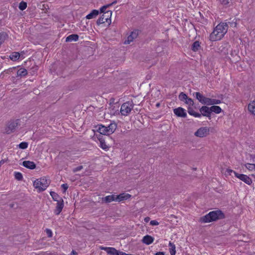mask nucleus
I'll use <instances>...</instances> for the list:
<instances>
[{"instance_id": "1", "label": "nucleus", "mask_w": 255, "mask_h": 255, "mask_svg": "<svg viewBox=\"0 0 255 255\" xmlns=\"http://www.w3.org/2000/svg\"><path fill=\"white\" fill-rule=\"evenodd\" d=\"M228 25L226 22H221L214 28L210 35V40L212 41L221 39L227 32Z\"/></svg>"}, {"instance_id": "2", "label": "nucleus", "mask_w": 255, "mask_h": 255, "mask_svg": "<svg viewBox=\"0 0 255 255\" xmlns=\"http://www.w3.org/2000/svg\"><path fill=\"white\" fill-rule=\"evenodd\" d=\"M225 218L224 214L221 210H215L210 212L200 218V222L201 223H210L216 221L219 219H223Z\"/></svg>"}, {"instance_id": "3", "label": "nucleus", "mask_w": 255, "mask_h": 255, "mask_svg": "<svg viewBox=\"0 0 255 255\" xmlns=\"http://www.w3.org/2000/svg\"><path fill=\"white\" fill-rule=\"evenodd\" d=\"M49 182L45 177L37 179L33 182L34 187L39 192L44 191L49 186Z\"/></svg>"}, {"instance_id": "4", "label": "nucleus", "mask_w": 255, "mask_h": 255, "mask_svg": "<svg viewBox=\"0 0 255 255\" xmlns=\"http://www.w3.org/2000/svg\"><path fill=\"white\" fill-rule=\"evenodd\" d=\"M134 104L132 101H129L124 103L121 106V113L123 116H128L133 109Z\"/></svg>"}, {"instance_id": "5", "label": "nucleus", "mask_w": 255, "mask_h": 255, "mask_svg": "<svg viewBox=\"0 0 255 255\" xmlns=\"http://www.w3.org/2000/svg\"><path fill=\"white\" fill-rule=\"evenodd\" d=\"M112 14V11L111 10H107L106 12H104V13H103L101 17L98 19L97 24L99 25L105 22H107L109 24L111 23V17Z\"/></svg>"}, {"instance_id": "6", "label": "nucleus", "mask_w": 255, "mask_h": 255, "mask_svg": "<svg viewBox=\"0 0 255 255\" xmlns=\"http://www.w3.org/2000/svg\"><path fill=\"white\" fill-rule=\"evenodd\" d=\"M19 120L10 121L5 128V132L6 134H10L14 132L19 125Z\"/></svg>"}, {"instance_id": "7", "label": "nucleus", "mask_w": 255, "mask_h": 255, "mask_svg": "<svg viewBox=\"0 0 255 255\" xmlns=\"http://www.w3.org/2000/svg\"><path fill=\"white\" fill-rule=\"evenodd\" d=\"M140 33L141 31L138 29L134 30L131 32L130 35L128 36L127 39L124 42V44H129L136 39Z\"/></svg>"}, {"instance_id": "8", "label": "nucleus", "mask_w": 255, "mask_h": 255, "mask_svg": "<svg viewBox=\"0 0 255 255\" xmlns=\"http://www.w3.org/2000/svg\"><path fill=\"white\" fill-rule=\"evenodd\" d=\"M209 128L207 127L199 128L194 133L195 135L200 137H203L209 134Z\"/></svg>"}, {"instance_id": "9", "label": "nucleus", "mask_w": 255, "mask_h": 255, "mask_svg": "<svg viewBox=\"0 0 255 255\" xmlns=\"http://www.w3.org/2000/svg\"><path fill=\"white\" fill-rule=\"evenodd\" d=\"M235 176L241 180L244 181L248 185H251L252 183V180L248 176L245 174H239L237 172H234Z\"/></svg>"}, {"instance_id": "10", "label": "nucleus", "mask_w": 255, "mask_h": 255, "mask_svg": "<svg viewBox=\"0 0 255 255\" xmlns=\"http://www.w3.org/2000/svg\"><path fill=\"white\" fill-rule=\"evenodd\" d=\"M199 111L201 113L200 114H201V116L206 117L209 120H211V114L210 107L206 106H203L199 109Z\"/></svg>"}, {"instance_id": "11", "label": "nucleus", "mask_w": 255, "mask_h": 255, "mask_svg": "<svg viewBox=\"0 0 255 255\" xmlns=\"http://www.w3.org/2000/svg\"><path fill=\"white\" fill-rule=\"evenodd\" d=\"M174 114L178 117L186 118L187 114L184 109L181 107H178L174 109L173 110Z\"/></svg>"}, {"instance_id": "12", "label": "nucleus", "mask_w": 255, "mask_h": 255, "mask_svg": "<svg viewBox=\"0 0 255 255\" xmlns=\"http://www.w3.org/2000/svg\"><path fill=\"white\" fill-rule=\"evenodd\" d=\"M96 128H97V130L102 134H111V133L109 132V129L108 128V127H106L102 125H98Z\"/></svg>"}, {"instance_id": "13", "label": "nucleus", "mask_w": 255, "mask_h": 255, "mask_svg": "<svg viewBox=\"0 0 255 255\" xmlns=\"http://www.w3.org/2000/svg\"><path fill=\"white\" fill-rule=\"evenodd\" d=\"M193 96H195L196 98L200 102L201 104L206 105L207 98L204 97L202 94L200 92H195L193 93Z\"/></svg>"}, {"instance_id": "14", "label": "nucleus", "mask_w": 255, "mask_h": 255, "mask_svg": "<svg viewBox=\"0 0 255 255\" xmlns=\"http://www.w3.org/2000/svg\"><path fill=\"white\" fill-rule=\"evenodd\" d=\"M60 200L61 201L57 202L56 209L54 211L55 214L57 215H59L61 213L64 207L63 199H60Z\"/></svg>"}, {"instance_id": "15", "label": "nucleus", "mask_w": 255, "mask_h": 255, "mask_svg": "<svg viewBox=\"0 0 255 255\" xmlns=\"http://www.w3.org/2000/svg\"><path fill=\"white\" fill-rule=\"evenodd\" d=\"M116 196V201H122L124 200H127L129 198L131 197V195L128 193H121L118 195Z\"/></svg>"}, {"instance_id": "16", "label": "nucleus", "mask_w": 255, "mask_h": 255, "mask_svg": "<svg viewBox=\"0 0 255 255\" xmlns=\"http://www.w3.org/2000/svg\"><path fill=\"white\" fill-rule=\"evenodd\" d=\"M22 165L24 167H25L27 168L30 169H35L36 167V164L34 163V162L28 161V160L24 161L22 162Z\"/></svg>"}, {"instance_id": "17", "label": "nucleus", "mask_w": 255, "mask_h": 255, "mask_svg": "<svg viewBox=\"0 0 255 255\" xmlns=\"http://www.w3.org/2000/svg\"><path fill=\"white\" fill-rule=\"evenodd\" d=\"M154 238L149 235L145 236L142 239V242L149 245L153 243Z\"/></svg>"}, {"instance_id": "18", "label": "nucleus", "mask_w": 255, "mask_h": 255, "mask_svg": "<svg viewBox=\"0 0 255 255\" xmlns=\"http://www.w3.org/2000/svg\"><path fill=\"white\" fill-rule=\"evenodd\" d=\"M221 103V101L217 99H211V98H207V101L206 103V105L210 106V105H213L215 106V105L219 104Z\"/></svg>"}, {"instance_id": "19", "label": "nucleus", "mask_w": 255, "mask_h": 255, "mask_svg": "<svg viewBox=\"0 0 255 255\" xmlns=\"http://www.w3.org/2000/svg\"><path fill=\"white\" fill-rule=\"evenodd\" d=\"M79 36L76 34H73L69 35L66 38V42L76 41L78 40Z\"/></svg>"}, {"instance_id": "20", "label": "nucleus", "mask_w": 255, "mask_h": 255, "mask_svg": "<svg viewBox=\"0 0 255 255\" xmlns=\"http://www.w3.org/2000/svg\"><path fill=\"white\" fill-rule=\"evenodd\" d=\"M248 110L250 113L255 116V101L250 103L248 105Z\"/></svg>"}, {"instance_id": "21", "label": "nucleus", "mask_w": 255, "mask_h": 255, "mask_svg": "<svg viewBox=\"0 0 255 255\" xmlns=\"http://www.w3.org/2000/svg\"><path fill=\"white\" fill-rule=\"evenodd\" d=\"M99 13V10H96V9H94L91 12H90L89 14H88L87 16H86V18L87 19H92V18H93L94 17H95L96 16H97Z\"/></svg>"}, {"instance_id": "22", "label": "nucleus", "mask_w": 255, "mask_h": 255, "mask_svg": "<svg viewBox=\"0 0 255 255\" xmlns=\"http://www.w3.org/2000/svg\"><path fill=\"white\" fill-rule=\"evenodd\" d=\"M116 196L115 195H109L103 198V201L106 203H110L113 201H116Z\"/></svg>"}, {"instance_id": "23", "label": "nucleus", "mask_w": 255, "mask_h": 255, "mask_svg": "<svg viewBox=\"0 0 255 255\" xmlns=\"http://www.w3.org/2000/svg\"><path fill=\"white\" fill-rule=\"evenodd\" d=\"M117 128V125L115 122L111 123L108 126V128L109 129V132L112 134L114 132Z\"/></svg>"}, {"instance_id": "24", "label": "nucleus", "mask_w": 255, "mask_h": 255, "mask_svg": "<svg viewBox=\"0 0 255 255\" xmlns=\"http://www.w3.org/2000/svg\"><path fill=\"white\" fill-rule=\"evenodd\" d=\"M210 108L211 114H212V112H214L215 114H219L222 111L221 108L218 106H212L210 107Z\"/></svg>"}, {"instance_id": "25", "label": "nucleus", "mask_w": 255, "mask_h": 255, "mask_svg": "<svg viewBox=\"0 0 255 255\" xmlns=\"http://www.w3.org/2000/svg\"><path fill=\"white\" fill-rule=\"evenodd\" d=\"M188 113L191 116H193L195 117L200 118L201 117V114L200 113L195 112L193 109L191 107H188Z\"/></svg>"}, {"instance_id": "26", "label": "nucleus", "mask_w": 255, "mask_h": 255, "mask_svg": "<svg viewBox=\"0 0 255 255\" xmlns=\"http://www.w3.org/2000/svg\"><path fill=\"white\" fill-rule=\"evenodd\" d=\"M20 57V54L17 52H12L9 56V58L13 61L17 60Z\"/></svg>"}, {"instance_id": "27", "label": "nucleus", "mask_w": 255, "mask_h": 255, "mask_svg": "<svg viewBox=\"0 0 255 255\" xmlns=\"http://www.w3.org/2000/svg\"><path fill=\"white\" fill-rule=\"evenodd\" d=\"M27 74V70L25 68H20L17 71V77L25 76Z\"/></svg>"}, {"instance_id": "28", "label": "nucleus", "mask_w": 255, "mask_h": 255, "mask_svg": "<svg viewBox=\"0 0 255 255\" xmlns=\"http://www.w3.org/2000/svg\"><path fill=\"white\" fill-rule=\"evenodd\" d=\"M200 48V42L198 41H195L192 45L191 49L194 51H197Z\"/></svg>"}, {"instance_id": "29", "label": "nucleus", "mask_w": 255, "mask_h": 255, "mask_svg": "<svg viewBox=\"0 0 255 255\" xmlns=\"http://www.w3.org/2000/svg\"><path fill=\"white\" fill-rule=\"evenodd\" d=\"M169 252L171 255H175L176 254V250H175V245L171 242H169Z\"/></svg>"}, {"instance_id": "30", "label": "nucleus", "mask_w": 255, "mask_h": 255, "mask_svg": "<svg viewBox=\"0 0 255 255\" xmlns=\"http://www.w3.org/2000/svg\"><path fill=\"white\" fill-rule=\"evenodd\" d=\"M50 194L51 196L52 199L57 202L60 201V199H62L61 197H60L56 193L53 191H51L50 192Z\"/></svg>"}, {"instance_id": "31", "label": "nucleus", "mask_w": 255, "mask_h": 255, "mask_svg": "<svg viewBox=\"0 0 255 255\" xmlns=\"http://www.w3.org/2000/svg\"><path fill=\"white\" fill-rule=\"evenodd\" d=\"M100 249L102 250L106 251L108 254L111 255L112 251H114V248L113 247H105L101 246Z\"/></svg>"}, {"instance_id": "32", "label": "nucleus", "mask_w": 255, "mask_h": 255, "mask_svg": "<svg viewBox=\"0 0 255 255\" xmlns=\"http://www.w3.org/2000/svg\"><path fill=\"white\" fill-rule=\"evenodd\" d=\"M7 36V35L5 32L0 33V46L4 41Z\"/></svg>"}, {"instance_id": "33", "label": "nucleus", "mask_w": 255, "mask_h": 255, "mask_svg": "<svg viewBox=\"0 0 255 255\" xmlns=\"http://www.w3.org/2000/svg\"><path fill=\"white\" fill-rule=\"evenodd\" d=\"M26 7H27V3L26 2L22 1L19 4L18 8L21 10H24L25 9H26Z\"/></svg>"}, {"instance_id": "34", "label": "nucleus", "mask_w": 255, "mask_h": 255, "mask_svg": "<svg viewBox=\"0 0 255 255\" xmlns=\"http://www.w3.org/2000/svg\"><path fill=\"white\" fill-rule=\"evenodd\" d=\"M184 102L185 104L189 106V107H191V106H192L194 105V102L193 100L191 98H189L188 97Z\"/></svg>"}, {"instance_id": "35", "label": "nucleus", "mask_w": 255, "mask_h": 255, "mask_svg": "<svg viewBox=\"0 0 255 255\" xmlns=\"http://www.w3.org/2000/svg\"><path fill=\"white\" fill-rule=\"evenodd\" d=\"M188 96L187 95L183 92L180 93L179 95V99L181 101H185L187 99Z\"/></svg>"}, {"instance_id": "36", "label": "nucleus", "mask_w": 255, "mask_h": 255, "mask_svg": "<svg viewBox=\"0 0 255 255\" xmlns=\"http://www.w3.org/2000/svg\"><path fill=\"white\" fill-rule=\"evenodd\" d=\"M14 177L15 178L18 180L20 181L22 179L23 176L22 174L20 172H14Z\"/></svg>"}, {"instance_id": "37", "label": "nucleus", "mask_w": 255, "mask_h": 255, "mask_svg": "<svg viewBox=\"0 0 255 255\" xmlns=\"http://www.w3.org/2000/svg\"><path fill=\"white\" fill-rule=\"evenodd\" d=\"M245 167L249 170H255V164L247 163Z\"/></svg>"}, {"instance_id": "38", "label": "nucleus", "mask_w": 255, "mask_h": 255, "mask_svg": "<svg viewBox=\"0 0 255 255\" xmlns=\"http://www.w3.org/2000/svg\"><path fill=\"white\" fill-rule=\"evenodd\" d=\"M100 147L105 150H108L109 149V146L106 144L104 140H100Z\"/></svg>"}, {"instance_id": "39", "label": "nucleus", "mask_w": 255, "mask_h": 255, "mask_svg": "<svg viewBox=\"0 0 255 255\" xmlns=\"http://www.w3.org/2000/svg\"><path fill=\"white\" fill-rule=\"evenodd\" d=\"M28 146V143L27 142H22L18 145V147L21 149H26Z\"/></svg>"}, {"instance_id": "40", "label": "nucleus", "mask_w": 255, "mask_h": 255, "mask_svg": "<svg viewBox=\"0 0 255 255\" xmlns=\"http://www.w3.org/2000/svg\"><path fill=\"white\" fill-rule=\"evenodd\" d=\"M109 5L108 4L107 5H104L102 7H101L100 8V11L102 13H104V12H106V9L109 7Z\"/></svg>"}, {"instance_id": "41", "label": "nucleus", "mask_w": 255, "mask_h": 255, "mask_svg": "<svg viewBox=\"0 0 255 255\" xmlns=\"http://www.w3.org/2000/svg\"><path fill=\"white\" fill-rule=\"evenodd\" d=\"M83 168V166L82 165H80L76 168H74L73 169V172L74 173L76 172L77 171H79L82 170Z\"/></svg>"}, {"instance_id": "42", "label": "nucleus", "mask_w": 255, "mask_h": 255, "mask_svg": "<svg viewBox=\"0 0 255 255\" xmlns=\"http://www.w3.org/2000/svg\"><path fill=\"white\" fill-rule=\"evenodd\" d=\"M45 231H46V234H47V236H48V237L49 238L52 237V232L51 230L48 229H46Z\"/></svg>"}, {"instance_id": "43", "label": "nucleus", "mask_w": 255, "mask_h": 255, "mask_svg": "<svg viewBox=\"0 0 255 255\" xmlns=\"http://www.w3.org/2000/svg\"><path fill=\"white\" fill-rule=\"evenodd\" d=\"M232 1V0H221V3L223 5H227Z\"/></svg>"}, {"instance_id": "44", "label": "nucleus", "mask_w": 255, "mask_h": 255, "mask_svg": "<svg viewBox=\"0 0 255 255\" xmlns=\"http://www.w3.org/2000/svg\"><path fill=\"white\" fill-rule=\"evenodd\" d=\"M151 226H156L159 225V223L156 220H152L150 222Z\"/></svg>"}, {"instance_id": "45", "label": "nucleus", "mask_w": 255, "mask_h": 255, "mask_svg": "<svg viewBox=\"0 0 255 255\" xmlns=\"http://www.w3.org/2000/svg\"><path fill=\"white\" fill-rule=\"evenodd\" d=\"M61 187L64 190V192H65L67 190L68 188V184L65 183V184H63L62 185H61Z\"/></svg>"}, {"instance_id": "46", "label": "nucleus", "mask_w": 255, "mask_h": 255, "mask_svg": "<svg viewBox=\"0 0 255 255\" xmlns=\"http://www.w3.org/2000/svg\"><path fill=\"white\" fill-rule=\"evenodd\" d=\"M234 172H236L234 170L230 169H227L226 171V173H228L229 175H231V173H233L234 174Z\"/></svg>"}, {"instance_id": "47", "label": "nucleus", "mask_w": 255, "mask_h": 255, "mask_svg": "<svg viewBox=\"0 0 255 255\" xmlns=\"http://www.w3.org/2000/svg\"><path fill=\"white\" fill-rule=\"evenodd\" d=\"M119 251L114 248V251H112L111 255H118Z\"/></svg>"}, {"instance_id": "48", "label": "nucleus", "mask_w": 255, "mask_h": 255, "mask_svg": "<svg viewBox=\"0 0 255 255\" xmlns=\"http://www.w3.org/2000/svg\"><path fill=\"white\" fill-rule=\"evenodd\" d=\"M31 70H32V72L35 73L37 71L38 67L35 65L31 68Z\"/></svg>"}, {"instance_id": "49", "label": "nucleus", "mask_w": 255, "mask_h": 255, "mask_svg": "<svg viewBox=\"0 0 255 255\" xmlns=\"http://www.w3.org/2000/svg\"><path fill=\"white\" fill-rule=\"evenodd\" d=\"M12 72V69L9 68L8 69L5 70L4 71V72H5L6 74H10Z\"/></svg>"}, {"instance_id": "50", "label": "nucleus", "mask_w": 255, "mask_h": 255, "mask_svg": "<svg viewBox=\"0 0 255 255\" xmlns=\"http://www.w3.org/2000/svg\"><path fill=\"white\" fill-rule=\"evenodd\" d=\"M251 159H253V162H255V154H250Z\"/></svg>"}, {"instance_id": "51", "label": "nucleus", "mask_w": 255, "mask_h": 255, "mask_svg": "<svg viewBox=\"0 0 255 255\" xmlns=\"http://www.w3.org/2000/svg\"><path fill=\"white\" fill-rule=\"evenodd\" d=\"M155 255H164V253L163 252H159L155 253Z\"/></svg>"}, {"instance_id": "52", "label": "nucleus", "mask_w": 255, "mask_h": 255, "mask_svg": "<svg viewBox=\"0 0 255 255\" xmlns=\"http://www.w3.org/2000/svg\"><path fill=\"white\" fill-rule=\"evenodd\" d=\"M144 222H145V223H147V222H148L149 221V220H150V218H149V217H145V218H144Z\"/></svg>"}, {"instance_id": "53", "label": "nucleus", "mask_w": 255, "mask_h": 255, "mask_svg": "<svg viewBox=\"0 0 255 255\" xmlns=\"http://www.w3.org/2000/svg\"><path fill=\"white\" fill-rule=\"evenodd\" d=\"M118 255H127V254L119 251Z\"/></svg>"}, {"instance_id": "54", "label": "nucleus", "mask_w": 255, "mask_h": 255, "mask_svg": "<svg viewBox=\"0 0 255 255\" xmlns=\"http://www.w3.org/2000/svg\"><path fill=\"white\" fill-rule=\"evenodd\" d=\"M71 255H78V254L74 250H73L71 253Z\"/></svg>"}, {"instance_id": "55", "label": "nucleus", "mask_w": 255, "mask_h": 255, "mask_svg": "<svg viewBox=\"0 0 255 255\" xmlns=\"http://www.w3.org/2000/svg\"><path fill=\"white\" fill-rule=\"evenodd\" d=\"M117 3V1L116 0H115L114 1H113V2H112L111 3H110V4H108V5H109V6L110 7V6L114 4H116Z\"/></svg>"}, {"instance_id": "56", "label": "nucleus", "mask_w": 255, "mask_h": 255, "mask_svg": "<svg viewBox=\"0 0 255 255\" xmlns=\"http://www.w3.org/2000/svg\"><path fill=\"white\" fill-rule=\"evenodd\" d=\"M115 99L113 98H112L110 99V104L114 103Z\"/></svg>"}, {"instance_id": "57", "label": "nucleus", "mask_w": 255, "mask_h": 255, "mask_svg": "<svg viewBox=\"0 0 255 255\" xmlns=\"http://www.w3.org/2000/svg\"><path fill=\"white\" fill-rule=\"evenodd\" d=\"M4 163V161L3 160H1L0 161V164H3Z\"/></svg>"}, {"instance_id": "58", "label": "nucleus", "mask_w": 255, "mask_h": 255, "mask_svg": "<svg viewBox=\"0 0 255 255\" xmlns=\"http://www.w3.org/2000/svg\"><path fill=\"white\" fill-rule=\"evenodd\" d=\"M156 107H158L160 106V104L159 103H157L156 105Z\"/></svg>"}, {"instance_id": "59", "label": "nucleus", "mask_w": 255, "mask_h": 255, "mask_svg": "<svg viewBox=\"0 0 255 255\" xmlns=\"http://www.w3.org/2000/svg\"><path fill=\"white\" fill-rule=\"evenodd\" d=\"M127 255H132L131 254H127Z\"/></svg>"}]
</instances>
